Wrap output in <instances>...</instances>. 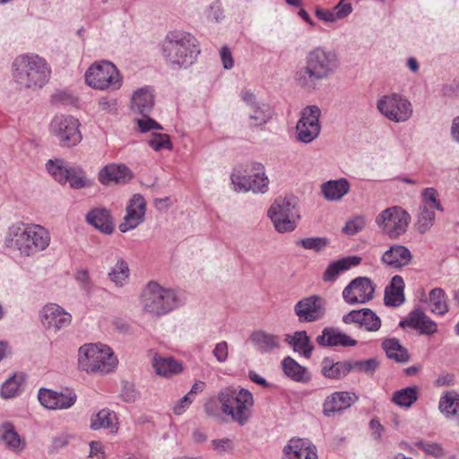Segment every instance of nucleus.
Wrapping results in <instances>:
<instances>
[{
	"label": "nucleus",
	"instance_id": "obj_34",
	"mask_svg": "<svg viewBox=\"0 0 459 459\" xmlns=\"http://www.w3.org/2000/svg\"><path fill=\"white\" fill-rule=\"evenodd\" d=\"M285 342L292 347L293 351L309 359L314 351V345L306 331H297L292 335L286 334Z\"/></svg>",
	"mask_w": 459,
	"mask_h": 459
},
{
	"label": "nucleus",
	"instance_id": "obj_1",
	"mask_svg": "<svg viewBox=\"0 0 459 459\" xmlns=\"http://www.w3.org/2000/svg\"><path fill=\"white\" fill-rule=\"evenodd\" d=\"M340 66L341 60L334 50L316 46L306 53L304 64L296 68L293 80L300 89L314 91L321 82L333 77Z\"/></svg>",
	"mask_w": 459,
	"mask_h": 459
},
{
	"label": "nucleus",
	"instance_id": "obj_2",
	"mask_svg": "<svg viewBox=\"0 0 459 459\" xmlns=\"http://www.w3.org/2000/svg\"><path fill=\"white\" fill-rule=\"evenodd\" d=\"M161 49L166 64L172 69L189 67L201 52L196 38L184 30L169 31Z\"/></svg>",
	"mask_w": 459,
	"mask_h": 459
},
{
	"label": "nucleus",
	"instance_id": "obj_51",
	"mask_svg": "<svg viewBox=\"0 0 459 459\" xmlns=\"http://www.w3.org/2000/svg\"><path fill=\"white\" fill-rule=\"evenodd\" d=\"M296 245L307 250L320 251L329 245V240L321 237L307 238L298 240Z\"/></svg>",
	"mask_w": 459,
	"mask_h": 459
},
{
	"label": "nucleus",
	"instance_id": "obj_9",
	"mask_svg": "<svg viewBox=\"0 0 459 459\" xmlns=\"http://www.w3.org/2000/svg\"><path fill=\"white\" fill-rule=\"evenodd\" d=\"M86 83L96 90L117 91L123 83V78L117 66L109 61L92 64L85 73Z\"/></svg>",
	"mask_w": 459,
	"mask_h": 459
},
{
	"label": "nucleus",
	"instance_id": "obj_4",
	"mask_svg": "<svg viewBox=\"0 0 459 459\" xmlns=\"http://www.w3.org/2000/svg\"><path fill=\"white\" fill-rule=\"evenodd\" d=\"M5 242L22 255L31 256L48 247L50 235L41 225L19 223L9 228Z\"/></svg>",
	"mask_w": 459,
	"mask_h": 459
},
{
	"label": "nucleus",
	"instance_id": "obj_39",
	"mask_svg": "<svg viewBox=\"0 0 459 459\" xmlns=\"http://www.w3.org/2000/svg\"><path fill=\"white\" fill-rule=\"evenodd\" d=\"M281 366L284 374L293 381L306 383L310 379L307 368L290 357L283 359Z\"/></svg>",
	"mask_w": 459,
	"mask_h": 459
},
{
	"label": "nucleus",
	"instance_id": "obj_6",
	"mask_svg": "<svg viewBox=\"0 0 459 459\" xmlns=\"http://www.w3.org/2000/svg\"><path fill=\"white\" fill-rule=\"evenodd\" d=\"M219 399L222 413L229 416L232 422L245 426L250 420L254 398L247 389L222 388L219 391Z\"/></svg>",
	"mask_w": 459,
	"mask_h": 459
},
{
	"label": "nucleus",
	"instance_id": "obj_28",
	"mask_svg": "<svg viewBox=\"0 0 459 459\" xmlns=\"http://www.w3.org/2000/svg\"><path fill=\"white\" fill-rule=\"evenodd\" d=\"M282 459H317L315 446L305 439H291L283 448Z\"/></svg>",
	"mask_w": 459,
	"mask_h": 459
},
{
	"label": "nucleus",
	"instance_id": "obj_50",
	"mask_svg": "<svg viewBox=\"0 0 459 459\" xmlns=\"http://www.w3.org/2000/svg\"><path fill=\"white\" fill-rule=\"evenodd\" d=\"M148 144L155 152L172 149L170 138L167 134L153 133L148 140Z\"/></svg>",
	"mask_w": 459,
	"mask_h": 459
},
{
	"label": "nucleus",
	"instance_id": "obj_18",
	"mask_svg": "<svg viewBox=\"0 0 459 459\" xmlns=\"http://www.w3.org/2000/svg\"><path fill=\"white\" fill-rule=\"evenodd\" d=\"M41 322L47 329L57 332L71 325L72 316L56 303H48L41 310Z\"/></svg>",
	"mask_w": 459,
	"mask_h": 459
},
{
	"label": "nucleus",
	"instance_id": "obj_32",
	"mask_svg": "<svg viewBox=\"0 0 459 459\" xmlns=\"http://www.w3.org/2000/svg\"><path fill=\"white\" fill-rule=\"evenodd\" d=\"M404 281L402 276L394 275L385 289V304L388 307H399L404 302Z\"/></svg>",
	"mask_w": 459,
	"mask_h": 459
},
{
	"label": "nucleus",
	"instance_id": "obj_62",
	"mask_svg": "<svg viewBox=\"0 0 459 459\" xmlns=\"http://www.w3.org/2000/svg\"><path fill=\"white\" fill-rule=\"evenodd\" d=\"M333 12H334V15L337 20L343 19L351 13L352 7H351V4H344V3L339 2L334 6Z\"/></svg>",
	"mask_w": 459,
	"mask_h": 459
},
{
	"label": "nucleus",
	"instance_id": "obj_19",
	"mask_svg": "<svg viewBox=\"0 0 459 459\" xmlns=\"http://www.w3.org/2000/svg\"><path fill=\"white\" fill-rule=\"evenodd\" d=\"M0 443L5 450L21 455L27 447V441L20 435L14 424L9 420L0 424Z\"/></svg>",
	"mask_w": 459,
	"mask_h": 459
},
{
	"label": "nucleus",
	"instance_id": "obj_26",
	"mask_svg": "<svg viewBox=\"0 0 459 459\" xmlns=\"http://www.w3.org/2000/svg\"><path fill=\"white\" fill-rule=\"evenodd\" d=\"M102 185L124 184L132 178L130 169L123 164H108L102 168L98 175Z\"/></svg>",
	"mask_w": 459,
	"mask_h": 459
},
{
	"label": "nucleus",
	"instance_id": "obj_12",
	"mask_svg": "<svg viewBox=\"0 0 459 459\" xmlns=\"http://www.w3.org/2000/svg\"><path fill=\"white\" fill-rule=\"evenodd\" d=\"M411 215L400 206H392L382 211L377 217V224L391 238H397L407 230Z\"/></svg>",
	"mask_w": 459,
	"mask_h": 459
},
{
	"label": "nucleus",
	"instance_id": "obj_44",
	"mask_svg": "<svg viewBox=\"0 0 459 459\" xmlns=\"http://www.w3.org/2000/svg\"><path fill=\"white\" fill-rule=\"evenodd\" d=\"M378 368L379 361L376 358H370L362 360H349L350 373H363L368 377H372Z\"/></svg>",
	"mask_w": 459,
	"mask_h": 459
},
{
	"label": "nucleus",
	"instance_id": "obj_5",
	"mask_svg": "<svg viewBox=\"0 0 459 459\" xmlns=\"http://www.w3.org/2000/svg\"><path fill=\"white\" fill-rule=\"evenodd\" d=\"M50 74L47 61L39 55H21L13 62V78L22 88L40 89L48 83Z\"/></svg>",
	"mask_w": 459,
	"mask_h": 459
},
{
	"label": "nucleus",
	"instance_id": "obj_48",
	"mask_svg": "<svg viewBox=\"0 0 459 459\" xmlns=\"http://www.w3.org/2000/svg\"><path fill=\"white\" fill-rule=\"evenodd\" d=\"M22 381V376L13 375L9 377L1 386V396L4 399L16 396L20 392Z\"/></svg>",
	"mask_w": 459,
	"mask_h": 459
},
{
	"label": "nucleus",
	"instance_id": "obj_61",
	"mask_svg": "<svg viewBox=\"0 0 459 459\" xmlns=\"http://www.w3.org/2000/svg\"><path fill=\"white\" fill-rule=\"evenodd\" d=\"M220 56L224 69H231L234 66V60L229 47L224 46L220 50Z\"/></svg>",
	"mask_w": 459,
	"mask_h": 459
},
{
	"label": "nucleus",
	"instance_id": "obj_42",
	"mask_svg": "<svg viewBox=\"0 0 459 459\" xmlns=\"http://www.w3.org/2000/svg\"><path fill=\"white\" fill-rule=\"evenodd\" d=\"M419 388L416 385L402 388L394 393L392 402L400 407H411L419 397Z\"/></svg>",
	"mask_w": 459,
	"mask_h": 459
},
{
	"label": "nucleus",
	"instance_id": "obj_35",
	"mask_svg": "<svg viewBox=\"0 0 459 459\" xmlns=\"http://www.w3.org/2000/svg\"><path fill=\"white\" fill-rule=\"evenodd\" d=\"M321 373L329 379H341L350 373L349 360L334 361L330 357H325L321 362Z\"/></svg>",
	"mask_w": 459,
	"mask_h": 459
},
{
	"label": "nucleus",
	"instance_id": "obj_13",
	"mask_svg": "<svg viewBox=\"0 0 459 459\" xmlns=\"http://www.w3.org/2000/svg\"><path fill=\"white\" fill-rule=\"evenodd\" d=\"M299 323H315L325 317L327 301L320 295H309L301 298L293 307Z\"/></svg>",
	"mask_w": 459,
	"mask_h": 459
},
{
	"label": "nucleus",
	"instance_id": "obj_20",
	"mask_svg": "<svg viewBox=\"0 0 459 459\" xmlns=\"http://www.w3.org/2000/svg\"><path fill=\"white\" fill-rule=\"evenodd\" d=\"M402 328L410 327L417 330L420 334L431 335L437 332V325L430 319L421 309L415 308L400 321Z\"/></svg>",
	"mask_w": 459,
	"mask_h": 459
},
{
	"label": "nucleus",
	"instance_id": "obj_33",
	"mask_svg": "<svg viewBox=\"0 0 459 459\" xmlns=\"http://www.w3.org/2000/svg\"><path fill=\"white\" fill-rule=\"evenodd\" d=\"M349 181L342 178L335 180H328L321 186L324 197L330 202L339 201L350 191Z\"/></svg>",
	"mask_w": 459,
	"mask_h": 459
},
{
	"label": "nucleus",
	"instance_id": "obj_24",
	"mask_svg": "<svg viewBox=\"0 0 459 459\" xmlns=\"http://www.w3.org/2000/svg\"><path fill=\"white\" fill-rule=\"evenodd\" d=\"M316 342L322 347H352L357 344L356 340L334 327H325L321 334L316 336Z\"/></svg>",
	"mask_w": 459,
	"mask_h": 459
},
{
	"label": "nucleus",
	"instance_id": "obj_3",
	"mask_svg": "<svg viewBox=\"0 0 459 459\" xmlns=\"http://www.w3.org/2000/svg\"><path fill=\"white\" fill-rule=\"evenodd\" d=\"M140 304L143 312L160 317L183 306L185 297L178 290L151 281L143 288Z\"/></svg>",
	"mask_w": 459,
	"mask_h": 459
},
{
	"label": "nucleus",
	"instance_id": "obj_10",
	"mask_svg": "<svg viewBox=\"0 0 459 459\" xmlns=\"http://www.w3.org/2000/svg\"><path fill=\"white\" fill-rule=\"evenodd\" d=\"M377 109L385 118L394 123H405L413 115L411 100L397 92L381 96L377 100Z\"/></svg>",
	"mask_w": 459,
	"mask_h": 459
},
{
	"label": "nucleus",
	"instance_id": "obj_37",
	"mask_svg": "<svg viewBox=\"0 0 459 459\" xmlns=\"http://www.w3.org/2000/svg\"><path fill=\"white\" fill-rule=\"evenodd\" d=\"M438 408L450 420L459 417V392L451 390L441 396Z\"/></svg>",
	"mask_w": 459,
	"mask_h": 459
},
{
	"label": "nucleus",
	"instance_id": "obj_59",
	"mask_svg": "<svg viewBox=\"0 0 459 459\" xmlns=\"http://www.w3.org/2000/svg\"><path fill=\"white\" fill-rule=\"evenodd\" d=\"M212 355L215 357L218 362H225L229 356V345L227 342L221 341L218 342L212 351Z\"/></svg>",
	"mask_w": 459,
	"mask_h": 459
},
{
	"label": "nucleus",
	"instance_id": "obj_58",
	"mask_svg": "<svg viewBox=\"0 0 459 459\" xmlns=\"http://www.w3.org/2000/svg\"><path fill=\"white\" fill-rule=\"evenodd\" d=\"M137 125L141 133L163 129L160 124L150 117V115H146V117H143V118L137 119Z\"/></svg>",
	"mask_w": 459,
	"mask_h": 459
},
{
	"label": "nucleus",
	"instance_id": "obj_29",
	"mask_svg": "<svg viewBox=\"0 0 459 459\" xmlns=\"http://www.w3.org/2000/svg\"><path fill=\"white\" fill-rule=\"evenodd\" d=\"M86 221L100 232L109 235L114 230V224L110 212L106 208H96L86 215Z\"/></svg>",
	"mask_w": 459,
	"mask_h": 459
},
{
	"label": "nucleus",
	"instance_id": "obj_47",
	"mask_svg": "<svg viewBox=\"0 0 459 459\" xmlns=\"http://www.w3.org/2000/svg\"><path fill=\"white\" fill-rule=\"evenodd\" d=\"M420 205L425 208H431L432 210L444 211V208L438 199V193L434 187H427L421 191Z\"/></svg>",
	"mask_w": 459,
	"mask_h": 459
},
{
	"label": "nucleus",
	"instance_id": "obj_8",
	"mask_svg": "<svg viewBox=\"0 0 459 459\" xmlns=\"http://www.w3.org/2000/svg\"><path fill=\"white\" fill-rule=\"evenodd\" d=\"M246 169L236 167L230 180L237 192L252 191L255 194H264L268 191L269 179L264 172V167L260 162L252 161L246 165Z\"/></svg>",
	"mask_w": 459,
	"mask_h": 459
},
{
	"label": "nucleus",
	"instance_id": "obj_40",
	"mask_svg": "<svg viewBox=\"0 0 459 459\" xmlns=\"http://www.w3.org/2000/svg\"><path fill=\"white\" fill-rule=\"evenodd\" d=\"M116 264L108 273V279L117 286L123 287L129 279L130 270L127 262L116 255Z\"/></svg>",
	"mask_w": 459,
	"mask_h": 459
},
{
	"label": "nucleus",
	"instance_id": "obj_43",
	"mask_svg": "<svg viewBox=\"0 0 459 459\" xmlns=\"http://www.w3.org/2000/svg\"><path fill=\"white\" fill-rule=\"evenodd\" d=\"M429 306L432 313L445 315L448 312L447 296L441 288H435L429 291Z\"/></svg>",
	"mask_w": 459,
	"mask_h": 459
},
{
	"label": "nucleus",
	"instance_id": "obj_22",
	"mask_svg": "<svg viewBox=\"0 0 459 459\" xmlns=\"http://www.w3.org/2000/svg\"><path fill=\"white\" fill-rule=\"evenodd\" d=\"M412 260V254L408 247L403 245L391 246L381 257L383 264L395 270L408 266Z\"/></svg>",
	"mask_w": 459,
	"mask_h": 459
},
{
	"label": "nucleus",
	"instance_id": "obj_64",
	"mask_svg": "<svg viewBox=\"0 0 459 459\" xmlns=\"http://www.w3.org/2000/svg\"><path fill=\"white\" fill-rule=\"evenodd\" d=\"M315 14L319 20L327 22H333L337 20L334 12L329 9L316 8Z\"/></svg>",
	"mask_w": 459,
	"mask_h": 459
},
{
	"label": "nucleus",
	"instance_id": "obj_60",
	"mask_svg": "<svg viewBox=\"0 0 459 459\" xmlns=\"http://www.w3.org/2000/svg\"><path fill=\"white\" fill-rule=\"evenodd\" d=\"M364 227V221L362 219H354L347 221L345 227L343 228V231L347 235H354L360 231Z\"/></svg>",
	"mask_w": 459,
	"mask_h": 459
},
{
	"label": "nucleus",
	"instance_id": "obj_53",
	"mask_svg": "<svg viewBox=\"0 0 459 459\" xmlns=\"http://www.w3.org/2000/svg\"><path fill=\"white\" fill-rule=\"evenodd\" d=\"M414 446L417 448L422 450L425 454L432 455L436 458H440L445 455L443 447L437 443L419 440L414 443Z\"/></svg>",
	"mask_w": 459,
	"mask_h": 459
},
{
	"label": "nucleus",
	"instance_id": "obj_30",
	"mask_svg": "<svg viewBox=\"0 0 459 459\" xmlns=\"http://www.w3.org/2000/svg\"><path fill=\"white\" fill-rule=\"evenodd\" d=\"M284 216V218H299L297 209V198L294 196L277 197L268 210V216Z\"/></svg>",
	"mask_w": 459,
	"mask_h": 459
},
{
	"label": "nucleus",
	"instance_id": "obj_21",
	"mask_svg": "<svg viewBox=\"0 0 459 459\" xmlns=\"http://www.w3.org/2000/svg\"><path fill=\"white\" fill-rule=\"evenodd\" d=\"M342 322L347 325L354 324L369 332H376L381 327L380 317L369 308L351 310L342 316Z\"/></svg>",
	"mask_w": 459,
	"mask_h": 459
},
{
	"label": "nucleus",
	"instance_id": "obj_52",
	"mask_svg": "<svg viewBox=\"0 0 459 459\" xmlns=\"http://www.w3.org/2000/svg\"><path fill=\"white\" fill-rule=\"evenodd\" d=\"M77 395L74 391H67L65 393L56 392V410H65L71 408L76 402Z\"/></svg>",
	"mask_w": 459,
	"mask_h": 459
},
{
	"label": "nucleus",
	"instance_id": "obj_15",
	"mask_svg": "<svg viewBox=\"0 0 459 459\" xmlns=\"http://www.w3.org/2000/svg\"><path fill=\"white\" fill-rule=\"evenodd\" d=\"M376 285L368 277H357L343 290L342 298L349 305L365 304L374 297Z\"/></svg>",
	"mask_w": 459,
	"mask_h": 459
},
{
	"label": "nucleus",
	"instance_id": "obj_25",
	"mask_svg": "<svg viewBox=\"0 0 459 459\" xmlns=\"http://www.w3.org/2000/svg\"><path fill=\"white\" fill-rule=\"evenodd\" d=\"M358 400L354 394L349 392H334L327 396L323 403V413L326 417L343 411Z\"/></svg>",
	"mask_w": 459,
	"mask_h": 459
},
{
	"label": "nucleus",
	"instance_id": "obj_63",
	"mask_svg": "<svg viewBox=\"0 0 459 459\" xmlns=\"http://www.w3.org/2000/svg\"><path fill=\"white\" fill-rule=\"evenodd\" d=\"M213 449L219 453L232 450V441L230 438L214 439L212 441Z\"/></svg>",
	"mask_w": 459,
	"mask_h": 459
},
{
	"label": "nucleus",
	"instance_id": "obj_55",
	"mask_svg": "<svg viewBox=\"0 0 459 459\" xmlns=\"http://www.w3.org/2000/svg\"><path fill=\"white\" fill-rule=\"evenodd\" d=\"M75 280L78 281L81 290L87 295H91L93 292L95 286L90 278L88 270L82 269L77 271Z\"/></svg>",
	"mask_w": 459,
	"mask_h": 459
},
{
	"label": "nucleus",
	"instance_id": "obj_31",
	"mask_svg": "<svg viewBox=\"0 0 459 459\" xmlns=\"http://www.w3.org/2000/svg\"><path fill=\"white\" fill-rule=\"evenodd\" d=\"M361 257L358 255H350L331 263L323 274V280L325 282L335 281L338 275L351 267L357 266L361 263Z\"/></svg>",
	"mask_w": 459,
	"mask_h": 459
},
{
	"label": "nucleus",
	"instance_id": "obj_16",
	"mask_svg": "<svg viewBox=\"0 0 459 459\" xmlns=\"http://www.w3.org/2000/svg\"><path fill=\"white\" fill-rule=\"evenodd\" d=\"M240 97L249 108V126H262L271 120L273 117V110L271 107L264 102H258L255 95L251 91H241Z\"/></svg>",
	"mask_w": 459,
	"mask_h": 459
},
{
	"label": "nucleus",
	"instance_id": "obj_56",
	"mask_svg": "<svg viewBox=\"0 0 459 459\" xmlns=\"http://www.w3.org/2000/svg\"><path fill=\"white\" fill-rule=\"evenodd\" d=\"M67 182L70 186L75 189L82 188L86 186L83 172L79 168L71 167L67 175Z\"/></svg>",
	"mask_w": 459,
	"mask_h": 459
},
{
	"label": "nucleus",
	"instance_id": "obj_46",
	"mask_svg": "<svg viewBox=\"0 0 459 459\" xmlns=\"http://www.w3.org/2000/svg\"><path fill=\"white\" fill-rule=\"evenodd\" d=\"M47 169L54 177V178L61 184L67 183V175L71 167L65 165L64 160H49L46 164Z\"/></svg>",
	"mask_w": 459,
	"mask_h": 459
},
{
	"label": "nucleus",
	"instance_id": "obj_7",
	"mask_svg": "<svg viewBox=\"0 0 459 459\" xmlns=\"http://www.w3.org/2000/svg\"><path fill=\"white\" fill-rule=\"evenodd\" d=\"M117 365V359L108 345L88 343L79 348L78 368L81 370L105 375L112 372Z\"/></svg>",
	"mask_w": 459,
	"mask_h": 459
},
{
	"label": "nucleus",
	"instance_id": "obj_36",
	"mask_svg": "<svg viewBox=\"0 0 459 459\" xmlns=\"http://www.w3.org/2000/svg\"><path fill=\"white\" fill-rule=\"evenodd\" d=\"M152 366L156 373L165 377H170L180 373L182 365L172 357H161L155 355L152 359Z\"/></svg>",
	"mask_w": 459,
	"mask_h": 459
},
{
	"label": "nucleus",
	"instance_id": "obj_57",
	"mask_svg": "<svg viewBox=\"0 0 459 459\" xmlns=\"http://www.w3.org/2000/svg\"><path fill=\"white\" fill-rule=\"evenodd\" d=\"M204 412L212 418H220L221 411V404L219 399V393L216 396L209 398L204 405Z\"/></svg>",
	"mask_w": 459,
	"mask_h": 459
},
{
	"label": "nucleus",
	"instance_id": "obj_41",
	"mask_svg": "<svg viewBox=\"0 0 459 459\" xmlns=\"http://www.w3.org/2000/svg\"><path fill=\"white\" fill-rule=\"evenodd\" d=\"M116 420L117 417L113 411L103 409L91 417V428L93 430L109 429L113 432L117 429Z\"/></svg>",
	"mask_w": 459,
	"mask_h": 459
},
{
	"label": "nucleus",
	"instance_id": "obj_23",
	"mask_svg": "<svg viewBox=\"0 0 459 459\" xmlns=\"http://www.w3.org/2000/svg\"><path fill=\"white\" fill-rule=\"evenodd\" d=\"M249 342L261 354L272 353L281 348V340L277 334L264 330H255L249 335Z\"/></svg>",
	"mask_w": 459,
	"mask_h": 459
},
{
	"label": "nucleus",
	"instance_id": "obj_17",
	"mask_svg": "<svg viewBox=\"0 0 459 459\" xmlns=\"http://www.w3.org/2000/svg\"><path fill=\"white\" fill-rule=\"evenodd\" d=\"M126 210L124 221L119 224V230L123 233L135 229L143 221L146 212L144 197L140 194H134L129 200Z\"/></svg>",
	"mask_w": 459,
	"mask_h": 459
},
{
	"label": "nucleus",
	"instance_id": "obj_54",
	"mask_svg": "<svg viewBox=\"0 0 459 459\" xmlns=\"http://www.w3.org/2000/svg\"><path fill=\"white\" fill-rule=\"evenodd\" d=\"M56 392L48 388H40L38 394V399L42 406L48 410H56Z\"/></svg>",
	"mask_w": 459,
	"mask_h": 459
},
{
	"label": "nucleus",
	"instance_id": "obj_45",
	"mask_svg": "<svg viewBox=\"0 0 459 459\" xmlns=\"http://www.w3.org/2000/svg\"><path fill=\"white\" fill-rule=\"evenodd\" d=\"M435 219L436 214L434 210L420 206L415 224L417 231L420 234L428 232L434 225Z\"/></svg>",
	"mask_w": 459,
	"mask_h": 459
},
{
	"label": "nucleus",
	"instance_id": "obj_38",
	"mask_svg": "<svg viewBox=\"0 0 459 459\" xmlns=\"http://www.w3.org/2000/svg\"><path fill=\"white\" fill-rule=\"evenodd\" d=\"M382 348L388 359L398 363H406L410 360L408 350L396 338L385 339L382 342Z\"/></svg>",
	"mask_w": 459,
	"mask_h": 459
},
{
	"label": "nucleus",
	"instance_id": "obj_49",
	"mask_svg": "<svg viewBox=\"0 0 459 459\" xmlns=\"http://www.w3.org/2000/svg\"><path fill=\"white\" fill-rule=\"evenodd\" d=\"M272 220L275 230L280 233L290 232L293 231L297 223L296 221L298 218H284V216H269Z\"/></svg>",
	"mask_w": 459,
	"mask_h": 459
},
{
	"label": "nucleus",
	"instance_id": "obj_11",
	"mask_svg": "<svg viewBox=\"0 0 459 459\" xmlns=\"http://www.w3.org/2000/svg\"><path fill=\"white\" fill-rule=\"evenodd\" d=\"M79 120L72 116L56 115L53 117L49 131L59 145L70 148L82 141Z\"/></svg>",
	"mask_w": 459,
	"mask_h": 459
},
{
	"label": "nucleus",
	"instance_id": "obj_27",
	"mask_svg": "<svg viewBox=\"0 0 459 459\" xmlns=\"http://www.w3.org/2000/svg\"><path fill=\"white\" fill-rule=\"evenodd\" d=\"M153 106L154 93L151 87H142L134 91L130 105V108L134 113L146 117V115H150Z\"/></svg>",
	"mask_w": 459,
	"mask_h": 459
},
{
	"label": "nucleus",
	"instance_id": "obj_14",
	"mask_svg": "<svg viewBox=\"0 0 459 459\" xmlns=\"http://www.w3.org/2000/svg\"><path fill=\"white\" fill-rule=\"evenodd\" d=\"M321 110L316 105H309L300 111V118L296 125V138L303 143L313 142L320 134L319 117Z\"/></svg>",
	"mask_w": 459,
	"mask_h": 459
}]
</instances>
